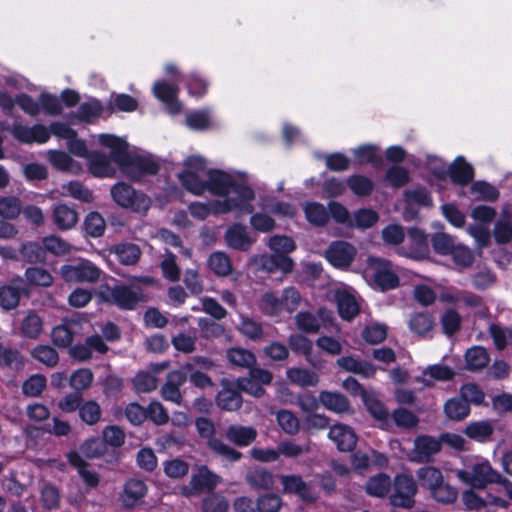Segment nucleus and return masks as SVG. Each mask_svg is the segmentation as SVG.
I'll list each match as a JSON object with an SVG mask.
<instances>
[{
    "label": "nucleus",
    "instance_id": "f257e3e1",
    "mask_svg": "<svg viewBox=\"0 0 512 512\" xmlns=\"http://www.w3.org/2000/svg\"><path fill=\"white\" fill-rule=\"evenodd\" d=\"M98 140L100 144L111 149L114 162L129 178L138 180L144 175H153L158 172V164L151 158L130 156L127 152V143L121 138L110 134H101Z\"/></svg>",
    "mask_w": 512,
    "mask_h": 512
},
{
    "label": "nucleus",
    "instance_id": "f03ea898",
    "mask_svg": "<svg viewBox=\"0 0 512 512\" xmlns=\"http://www.w3.org/2000/svg\"><path fill=\"white\" fill-rule=\"evenodd\" d=\"M207 191L218 196H224L225 199L232 198L236 202L251 204L254 199V191L243 184L236 183L231 174L220 170L208 171Z\"/></svg>",
    "mask_w": 512,
    "mask_h": 512
},
{
    "label": "nucleus",
    "instance_id": "7ed1b4c3",
    "mask_svg": "<svg viewBox=\"0 0 512 512\" xmlns=\"http://www.w3.org/2000/svg\"><path fill=\"white\" fill-rule=\"evenodd\" d=\"M365 273L381 291L392 290L399 286L397 268L387 259L368 257Z\"/></svg>",
    "mask_w": 512,
    "mask_h": 512
},
{
    "label": "nucleus",
    "instance_id": "20e7f679",
    "mask_svg": "<svg viewBox=\"0 0 512 512\" xmlns=\"http://www.w3.org/2000/svg\"><path fill=\"white\" fill-rule=\"evenodd\" d=\"M207 177L208 170L205 160L198 156L187 158L185 169L178 174L181 184L195 195H202L207 191Z\"/></svg>",
    "mask_w": 512,
    "mask_h": 512
},
{
    "label": "nucleus",
    "instance_id": "39448f33",
    "mask_svg": "<svg viewBox=\"0 0 512 512\" xmlns=\"http://www.w3.org/2000/svg\"><path fill=\"white\" fill-rule=\"evenodd\" d=\"M456 476L461 482L479 489L502 482L501 474L487 460L477 462L467 469L456 470Z\"/></svg>",
    "mask_w": 512,
    "mask_h": 512
},
{
    "label": "nucleus",
    "instance_id": "423d86ee",
    "mask_svg": "<svg viewBox=\"0 0 512 512\" xmlns=\"http://www.w3.org/2000/svg\"><path fill=\"white\" fill-rule=\"evenodd\" d=\"M111 195L119 206L136 213L145 214L151 206L149 197L125 183L115 184L111 188Z\"/></svg>",
    "mask_w": 512,
    "mask_h": 512
},
{
    "label": "nucleus",
    "instance_id": "0eeeda50",
    "mask_svg": "<svg viewBox=\"0 0 512 512\" xmlns=\"http://www.w3.org/2000/svg\"><path fill=\"white\" fill-rule=\"evenodd\" d=\"M234 210L241 213H252L253 206L244 202H236L232 198L216 200L207 204L195 202L189 206L191 215L199 220L206 219L210 214H224Z\"/></svg>",
    "mask_w": 512,
    "mask_h": 512
},
{
    "label": "nucleus",
    "instance_id": "6e6552de",
    "mask_svg": "<svg viewBox=\"0 0 512 512\" xmlns=\"http://www.w3.org/2000/svg\"><path fill=\"white\" fill-rule=\"evenodd\" d=\"M195 424L199 435L207 439V445L214 453L229 461H238L241 458L242 454L239 451L213 437L215 426L211 420L201 417L196 420Z\"/></svg>",
    "mask_w": 512,
    "mask_h": 512
},
{
    "label": "nucleus",
    "instance_id": "1a4fd4ad",
    "mask_svg": "<svg viewBox=\"0 0 512 512\" xmlns=\"http://www.w3.org/2000/svg\"><path fill=\"white\" fill-rule=\"evenodd\" d=\"M392 491L389 496L390 503L395 507L411 508L417 492L414 478L408 474H400L394 478Z\"/></svg>",
    "mask_w": 512,
    "mask_h": 512
},
{
    "label": "nucleus",
    "instance_id": "9d476101",
    "mask_svg": "<svg viewBox=\"0 0 512 512\" xmlns=\"http://www.w3.org/2000/svg\"><path fill=\"white\" fill-rule=\"evenodd\" d=\"M221 481V478L210 471L207 466H200L192 473L189 485L181 488L182 494L190 497L200 492L211 491Z\"/></svg>",
    "mask_w": 512,
    "mask_h": 512
},
{
    "label": "nucleus",
    "instance_id": "9b49d317",
    "mask_svg": "<svg viewBox=\"0 0 512 512\" xmlns=\"http://www.w3.org/2000/svg\"><path fill=\"white\" fill-rule=\"evenodd\" d=\"M60 274L67 282H96L100 277V270L89 261H80L63 265Z\"/></svg>",
    "mask_w": 512,
    "mask_h": 512
},
{
    "label": "nucleus",
    "instance_id": "f8f14e48",
    "mask_svg": "<svg viewBox=\"0 0 512 512\" xmlns=\"http://www.w3.org/2000/svg\"><path fill=\"white\" fill-rule=\"evenodd\" d=\"M144 300L142 290L136 286L116 285L109 291L108 301L121 309L132 310Z\"/></svg>",
    "mask_w": 512,
    "mask_h": 512
},
{
    "label": "nucleus",
    "instance_id": "ddd939ff",
    "mask_svg": "<svg viewBox=\"0 0 512 512\" xmlns=\"http://www.w3.org/2000/svg\"><path fill=\"white\" fill-rule=\"evenodd\" d=\"M249 263L257 270L265 271L268 273L280 270L281 272L287 274L292 272L294 268L293 260L290 257L279 254L254 255L251 257Z\"/></svg>",
    "mask_w": 512,
    "mask_h": 512
},
{
    "label": "nucleus",
    "instance_id": "4468645a",
    "mask_svg": "<svg viewBox=\"0 0 512 512\" xmlns=\"http://www.w3.org/2000/svg\"><path fill=\"white\" fill-rule=\"evenodd\" d=\"M441 447V440L436 437L429 435L417 436L410 452V459L417 463L429 462L435 454L440 452Z\"/></svg>",
    "mask_w": 512,
    "mask_h": 512
},
{
    "label": "nucleus",
    "instance_id": "2eb2a0df",
    "mask_svg": "<svg viewBox=\"0 0 512 512\" xmlns=\"http://www.w3.org/2000/svg\"><path fill=\"white\" fill-rule=\"evenodd\" d=\"M187 381V375L184 371L173 370L167 374L166 381L160 389L162 398L165 401L172 402L176 405L182 403V393L180 387Z\"/></svg>",
    "mask_w": 512,
    "mask_h": 512
},
{
    "label": "nucleus",
    "instance_id": "dca6fc26",
    "mask_svg": "<svg viewBox=\"0 0 512 512\" xmlns=\"http://www.w3.org/2000/svg\"><path fill=\"white\" fill-rule=\"evenodd\" d=\"M29 289L23 278L15 277L10 284L0 287V306L3 309H15L22 294H28Z\"/></svg>",
    "mask_w": 512,
    "mask_h": 512
},
{
    "label": "nucleus",
    "instance_id": "f3484780",
    "mask_svg": "<svg viewBox=\"0 0 512 512\" xmlns=\"http://www.w3.org/2000/svg\"><path fill=\"white\" fill-rule=\"evenodd\" d=\"M356 255L353 245L345 241L331 243L325 252L327 260L335 267L344 268L349 266Z\"/></svg>",
    "mask_w": 512,
    "mask_h": 512
},
{
    "label": "nucleus",
    "instance_id": "a211bd4d",
    "mask_svg": "<svg viewBox=\"0 0 512 512\" xmlns=\"http://www.w3.org/2000/svg\"><path fill=\"white\" fill-rule=\"evenodd\" d=\"M9 131L15 139L25 144H43L50 138L49 130L43 125L28 127L21 124H15L9 129Z\"/></svg>",
    "mask_w": 512,
    "mask_h": 512
},
{
    "label": "nucleus",
    "instance_id": "6ab92c4d",
    "mask_svg": "<svg viewBox=\"0 0 512 512\" xmlns=\"http://www.w3.org/2000/svg\"><path fill=\"white\" fill-rule=\"evenodd\" d=\"M408 243H410V247H402L400 254L413 259H423L427 255L428 239L423 231L417 228L410 229L408 231Z\"/></svg>",
    "mask_w": 512,
    "mask_h": 512
},
{
    "label": "nucleus",
    "instance_id": "aec40b11",
    "mask_svg": "<svg viewBox=\"0 0 512 512\" xmlns=\"http://www.w3.org/2000/svg\"><path fill=\"white\" fill-rule=\"evenodd\" d=\"M225 241L230 248L240 251L249 250L255 242L246 227L240 224H234L226 230Z\"/></svg>",
    "mask_w": 512,
    "mask_h": 512
},
{
    "label": "nucleus",
    "instance_id": "412c9836",
    "mask_svg": "<svg viewBox=\"0 0 512 512\" xmlns=\"http://www.w3.org/2000/svg\"><path fill=\"white\" fill-rule=\"evenodd\" d=\"M283 490L286 493H295L302 500L313 502L316 499L315 493L307 485L299 475H282L280 476Z\"/></svg>",
    "mask_w": 512,
    "mask_h": 512
},
{
    "label": "nucleus",
    "instance_id": "4be33fe9",
    "mask_svg": "<svg viewBox=\"0 0 512 512\" xmlns=\"http://www.w3.org/2000/svg\"><path fill=\"white\" fill-rule=\"evenodd\" d=\"M154 95L167 105L171 114L179 113L181 103L176 100L178 87L165 81H158L153 86Z\"/></svg>",
    "mask_w": 512,
    "mask_h": 512
},
{
    "label": "nucleus",
    "instance_id": "5701e85b",
    "mask_svg": "<svg viewBox=\"0 0 512 512\" xmlns=\"http://www.w3.org/2000/svg\"><path fill=\"white\" fill-rule=\"evenodd\" d=\"M328 436L341 451H351L357 442V436L354 431L344 424L331 426Z\"/></svg>",
    "mask_w": 512,
    "mask_h": 512
},
{
    "label": "nucleus",
    "instance_id": "b1692460",
    "mask_svg": "<svg viewBox=\"0 0 512 512\" xmlns=\"http://www.w3.org/2000/svg\"><path fill=\"white\" fill-rule=\"evenodd\" d=\"M455 376L454 370L444 364L430 365L425 368L421 376H417L415 381L424 384L425 386H433V380L449 381Z\"/></svg>",
    "mask_w": 512,
    "mask_h": 512
},
{
    "label": "nucleus",
    "instance_id": "393cba45",
    "mask_svg": "<svg viewBox=\"0 0 512 512\" xmlns=\"http://www.w3.org/2000/svg\"><path fill=\"white\" fill-rule=\"evenodd\" d=\"M330 318V312L326 309H319L318 315L310 312H299L295 316V323L299 330L306 333H317L321 327V320Z\"/></svg>",
    "mask_w": 512,
    "mask_h": 512
},
{
    "label": "nucleus",
    "instance_id": "a878e982",
    "mask_svg": "<svg viewBox=\"0 0 512 512\" xmlns=\"http://www.w3.org/2000/svg\"><path fill=\"white\" fill-rule=\"evenodd\" d=\"M88 159L89 170L96 177H111L115 173L112 156L108 157L99 152H91Z\"/></svg>",
    "mask_w": 512,
    "mask_h": 512
},
{
    "label": "nucleus",
    "instance_id": "bb28decb",
    "mask_svg": "<svg viewBox=\"0 0 512 512\" xmlns=\"http://www.w3.org/2000/svg\"><path fill=\"white\" fill-rule=\"evenodd\" d=\"M225 436L235 445L245 447L255 441L257 430L252 426L234 424L227 428Z\"/></svg>",
    "mask_w": 512,
    "mask_h": 512
},
{
    "label": "nucleus",
    "instance_id": "cd10ccee",
    "mask_svg": "<svg viewBox=\"0 0 512 512\" xmlns=\"http://www.w3.org/2000/svg\"><path fill=\"white\" fill-rule=\"evenodd\" d=\"M146 493L147 486L142 480L130 479L124 485L121 495L122 503L125 507H133L142 500Z\"/></svg>",
    "mask_w": 512,
    "mask_h": 512
},
{
    "label": "nucleus",
    "instance_id": "c85d7f7f",
    "mask_svg": "<svg viewBox=\"0 0 512 512\" xmlns=\"http://www.w3.org/2000/svg\"><path fill=\"white\" fill-rule=\"evenodd\" d=\"M67 459L69 463L77 469L79 476L82 478L86 486L90 488L98 486L99 475L88 468V464L79 453L75 451L69 452L67 454Z\"/></svg>",
    "mask_w": 512,
    "mask_h": 512
},
{
    "label": "nucleus",
    "instance_id": "c756f323",
    "mask_svg": "<svg viewBox=\"0 0 512 512\" xmlns=\"http://www.w3.org/2000/svg\"><path fill=\"white\" fill-rule=\"evenodd\" d=\"M336 363L341 369L364 377H371L376 372V368L373 364L358 360L353 356L340 357L337 359Z\"/></svg>",
    "mask_w": 512,
    "mask_h": 512
},
{
    "label": "nucleus",
    "instance_id": "7c9ffc66",
    "mask_svg": "<svg viewBox=\"0 0 512 512\" xmlns=\"http://www.w3.org/2000/svg\"><path fill=\"white\" fill-rule=\"evenodd\" d=\"M52 217L57 228L62 231L72 229L78 222V213L66 204L55 206Z\"/></svg>",
    "mask_w": 512,
    "mask_h": 512
},
{
    "label": "nucleus",
    "instance_id": "2f4dec72",
    "mask_svg": "<svg viewBox=\"0 0 512 512\" xmlns=\"http://www.w3.org/2000/svg\"><path fill=\"white\" fill-rule=\"evenodd\" d=\"M79 324L75 321H66L53 328L51 338L58 347H67L73 341L74 335L78 332Z\"/></svg>",
    "mask_w": 512,
    "mask_h": 512
},
{
    "label": "nucleus",
    "instance_id": "473e14b6",
    "mask_svg": "<svg viewBox=\"0 0 512 512\" xmlns=\"http://www.w3.org/2000/svg\"><path fill=\"white\" fill-rule=\"evenodd\" d=\"M494 432V424L492 421L482 420L469 423L464 433L470 438L478 442H487L490 440Z\"/></svg>",
    "mask_w": 512,
    "mask_h": 512
},
{
    "label": "nucleus",
    "instance_id": "72a5a7b5",
    "mask_svg": "<svg viewBox=\"0 0 512 512\" xmlns=\"http://www.w3.org/2000/svg\"><path fill=\"white\" fill-rule=\"evenodd\" d=\"M303 211L307 221L313 226H324L329 221V212L327 208L318 202L304 203Z\"/></svg>",
    "mask_w": 512,
    "mask_h": 512
},
{
    "label": "nucleus",
    "instance_id": "f704fd0d",
    "mask_svg": "<svg viewBox=\"0 0 512 512\" xmlns=\"http://www.w3.org/2000/svg\"><path fill=\"white\" fill-rule=\"evenodd\" d=\"M489 361V354L482 346H473L465 353L466 369L470 371H478L485 368Z\"/></svg>",
    "mask_w": 512,
    "mask_h": 512
},
{
    "label": "nucleus",
    "instance_id": "c9c22d12",
    "mask_svg": "<svg viewBox=\"0 0 512 512\" xmlns=\"http://www.w3.org/2000/svg\"><path fill=\"white\" fill-rule=\"evenodd\" d=\"M336 301L340 316L345 320H351L359 312V305L355 297L347 291H338Z\"/></svg>",
    "mask_w": 512,
    "mask_h": 512
},
{
    "label": "nucleus",
    "instance_id": "e433bc0d",
    "mask_svg": "<svg viewBox=\"0 0 512 512\" xmlns=\"http://www.w3.org/2000/svg\"><path fill=\"white\" fill-rule=\"evenodd\" d=\"M223 389L219 391L216 397L217 405L226 411H236L242 406L241 395L230 388L226 387V381L222 382Z\"/></svg>",
    "mask_w": 512,
    "mask_h": 512
},
{
    "label": "nucleus",
    "instance_id": "4c0bfd02",
    "mask_svg": "<svg viewBox=\"0 0 512 512\" xmlns=\"http://www.w3.org/2000/svg\"><path fill=\"white\" fill-rule=\"evenodd\" d=\"M416 475L420 485L428 489L429 492H432L444 481L442 472L438 468L432 466L419 468Z\"/></svg>",
    "mask_w": 512,
    "mask_h": 512
},
{
    "label": "nucleus",
    "instance_id": "58836bf2",
    "mask_svg": "<svg viewBox=\"0 0 512 512\" xmlns=\"http://www.w3.org/2000/svg\"><path fill=\"white\" fill-rule=\"evenodd\" d=\"M246 481L253 489H270L273 486L274 477L263 468H253L247 472Z\"/></svg>",
    "mask_w": 512,
    "mask_h": 512
},
{
    "label": "nucleus",
    "instance_id": "ea45409f",
    "mask_svg": "<svg viewBox=\"0 0 512 512\" xmlns=\"http://www.w3.org/2000/svg\"><path fill=\"white\" fill-rule=\"evenodd\" d=\"M445 415L453 421H461L470 413V406L461 397L447 400L444 404Z\"/></svg>",
    "mask_w": 512,
    "mask_h": 512
},
{
    "label": "nucleus",
    "instance_id": "a19ab883",
    "mask_svg": "<svg viewBox=\"0 0 512 512\" xmlns=\"http://www.w3.org/2000/svg\"><path fill=\"white\" fill-rule=\"evenodd\" d=\"M286 375L293 384L301 387L316 386L319 382V377L315 372L304 368H289Z\"/></svg>",
    "mask_w": 512,
    "mask_h": 512
},
{
    "label": "nucleus",
    "instance_id": "79ce46f5",
    "mask_svg": "<svg viewBox=\"0 0 512 512\" xmlns=\"http://www.w3.org/2000/svg\"><path fill=\"white\" fill-rule=\"evenodd\" d=\"M450 177L453 182L465 185L473 179V168L465 162L462 157H458L450 167Z\"/></svg>",
    "mask_w": 512,
    "mask_h": 512
},
{
    "label": "nucleus",
    "instance_id": "37998d69",
    "mask_svg": "<svg viewBox=\"0 0 512 512\" xmlns=\"http://www.w3.org/2000/svg\"><path fill=\"white\" fill-rule=\"evenodd\" d=\"M24 281L27 287L29 285L49 287L53 283V276L42 267H29L25 271Z\"/></svg>",
    "mask_w": 512,
    "mask_h": 512
},
{
    "label": "nucleus",
    "instance_id": "c03bdc74",
    "mask_svg": "<svg viewBox=\"0 0 512 512\" xmlns=\"http://www.w3.org/2000/svg\"><path fill=\"white\" fill-rule=\"evenodd\" d=\"M117 259L124 265H134L141 256V250L138 245L133 243H122L116 245L113 249Z\"/></svg>",
    "mask_w": 512,
    "mask_h": 512
},
{
    "label": "nucleus",
    "instance_id": "a18cd8bd",
    "mask_svg": "<svg viewBox=\"0 0 512 512\" xmlns=\"http://www.w3.org/2000/svg\"><path fill=\"white\" fill-rule=\"evenodd\" d=\"M319 401L324 407L336 413H343L349 408L346 397L338 393L322 391L319 395Z\"/></svg>",
    "mask_w": 512,
    "mask_h": 512
},
{
    "label": "nucleus",
    "instance_id": "49530a36",
    "mask_svg": "<svg viewBox=\"0 0 512 512\" xmlns=\"http://www.w3.org/2000/svg\"><path fill=\"white\" fill-rule=\"evenodd\" d=\"M276 420L279 427L287 435L294 436L300 430V421L298 417L290 410H279L276 413Z\"/></svg>",
    "mask_w": 512,
    "mask_h": 512
},
{
    "label": "nucleus",
    "instance_id": "de8ad7c7",
    "mask_svg": "<svg viewBox=\"0 0 512 512\" xmlns=\"http://www.w3.org/2000/svg\"><path fill=\"white\" fill-rule=\"evenodd\" d=\"M390 477L386 474H378L371 477L366 483V492L373 497H383L391 489Z\"/></svg>",
    "mask_w": 512,
    "mask_h": 512
},
{
    "label": "nucleus",
    "instance_id": "09e8293b",
    "mask_svg": "<svg viewBox=\"0 0 512 512\" xmlns=\"http://www.w3.org/2000/svg\"><path fill=\"white\" fill-rule=\"evenodd\" d=\"M260 310L271 317H278L284 312L282 298L273 292H266L261 296L259 303Z\"/></svg>",
    "mask_w": 512,
    "mask_h": 512
},
{
    "label": "nucleus",
    "instance_id": "8fccbe9b",
    "mask_svg": "<svg viewBox=\"0 0 512 512\" xmlns=\"http://www.w3.org/2000/svg\"><path fill=\"white\" fill-rule=\"evenodd\" d=\"M260 207L264 211H268L282 217H293L296 214V209L291 204L278 201L275 198L262 199Z\"/></svg>",
    "mask_w": 512,
    "mask_h": 512
},
{
    "label": "nucleus",
    "instance_id": "3c124183",
    "mask_svg": "<svg viewBox=\"0 0 512 512\" xmlns=\"http://www.w3.org/2000/svg\"><path fill=\"white\" fill-rule=\"evenodd\" d=\"M227 358L232 365L242 368L250 369L256 363L255 355L244 348H230L227 351Z\"/></svg>",
    "mask_w": 512,
    "mask_h": 512
},
{
    "label": "nucleus",
    "instance_id": "603ef678",
    "mask_svg": "<svg viewBox=\"0 0 512 512\" xmlns=\"http://www.w3.org/2000/svg\"><path fill=\"white\" fill-rule=\"evenodd\" d=\"M489 333L498 350H503L507 346H512V327H505L500 324H491L489 326Z\"/></svg>",
    "mask_w": 512,
    "mask_h": 512
},
{
    "label": "nucleus",
    "instance_id": "864d4df0",
    "mask_svg": "<svg viewBox=\"0 0 512 512\" xmlns=\"http://www.w3.org/2000/svg\"><path fill=\"white\" fill-rule=\"evenodd\" d=\"M209 268L218 276H227L232 272V263L224 252H214L208 259Z\"/></svg>",
    "mask_w": 512,
    "mask_h": 512
},
{
    "label": "nucleus",
    "instance_id": "5fc2aeb1",
    "mask_svg": "<svg viewBox=\"0 0 512 512\" xmlns=\"http://www.w3.org/2000/svg\"><path fill=\"white\" fill-rule=\"evenodd\" d=\"M21 200L16 196L0 197V216L3 219L14 220L22 212Z\"/></svg>",
    "mask_w": 512,
    "mask_h": 512
},
{
    "label": "nucleus",
    "instance_id": "6e6d98bb",
    "mask_svg": "<svg viewBox=\"0 0 512 512\" xmlns=\"http://www.w3.org/2000/svg\"><path fill=\"white\" fill-rule=\"evenodd\" d=\"M433 327L434 320L428 313H415L409 320L410 330L419 336H425Z\"/></svg>",
    "mask_w": 512,
    "mask_h": 512
},
{
    "label": "nucleus",
    "instance_id": "4d7b16f0",
    "mask_svg": "<svg viewBox=\"0 0 512 512\" xmlns=\"http://www.w3.org/2000/svg\"><path fill=\"white\" fill-rule=\"evenodd\" d=\"M42 319L33 311H29L21 323V332L24 336L36 339L42 332Z\"/></svg>",
    "mask_w": 512,
    "mask_h": 512
},
{
    "label": "nucleus",
    "instance_id": "13d9d810",
    "mask_svg": "<svg viewBox=\"0 0 512 512\" xmlns=\"http://www.w3.org/2000/svg\"><path fill=\"white\" fill-rule=\"evenodd\" d=\"M493 234L497 243H509L512 240V217L503 214L496 222Z\"/></svg>",
    "mask_w": 512,
    "mask_h": 512
},
{
    "label": "nucleus",
    "instance_id": "bf43d9fd",
    "mask_svg": "<svg viewBox=\"0 0 512 512\" xmlns=\"http://www.w3.org/2000/svg\"><path fill=\"white\" fill-rule=\"evenodd\" d=\"M63 195L71 196L74 199L91 202L93 200L92 192L78 181H70L62 186Z\"/></svg>",
    "mask_w": 512,
    "mask_h": 512
},
{
    "label": "nucleus",
    "instance_id": "052dcab7",
    "mask_svg": "<svg viewBox=\"0 0 512 512\" xmlns=\"http://www.w3.org/2000/svg\"><path fill=\"white\" fill-rule=\"evenodd\" d=\"M310 442L300 445L293 440H284L278 444L279 456L283 455L287 458H298L303 454L310 452Z\"/></svg>",
    "mask_w": 512,
    "mask_h": 512
},
{
    "label": "nucleus",
    "instance_id": "680f3d73",
    "mask_svg": "<svg viewBox=\"0 0 512 512\" xmlns=\"http://www.w3.org/2000/svg\"><path fill=\"white\" fill-rule=\"evenodd\" d=\"M288 344L292 351L305 355L306 359L315 365L310 359L313 343L306 336L302 334H292L288 338Z\"/></svg>",
    "mask_w": 512,
    "mask_h": 512
},
{
    "label": "nucleus",
    "instance_id": "e2e57ef3",
    "mask_svg": "<svg viewBox=\"0 0 512 512\" xmlns=\"http://www.w3.org/2000/svg\"><path fill=\"white\" fill-rule=\"evenodd\" d=\"M268 247L275 252V254L285 255L296 248L295 242L292 238L285 235H274L267 241Z\"/></svg>",
    "mask_w": 512,
    "mask_h": 512
},
{
    "label": "nucleus",
    "instance_id": "0e129e2a",
    "mask_svg": "<svg viewBox=\"0 0 512 512\" xmlns=\"http://www.w3.org/2000/svg\"><path fill=\"white\" fill-rule=\"evenodd\" d=\"M42 244L45 252H49L56 256L65 255L71 250V245L69 243L54 235L44 237Z\"/></svg>",
    "mask_w": 512,
    "mask_h": 512
},
{
    "label": "nucleus",
    "instance_id": "69168bd1",
    "mask_svg": "<svg viewBox=\"0 0 512 512\" xmlns=\"http://www.w3.org/2000/svg\"><path fill=\"white\" fill-rule=\"evenodd\" d=\"M84 226L87 234L100 237L105 232L106 222L98 212H91L85 217Z\"/></svg>",
    "mask_w": 512,
    "mask_h": 512
},
{
    "label": "nucleus",
    "instance_id": "338daca9",
    "mask_svg": "<svg viewBox=\"0 0 512 512\" xmlns=\"http://www.w3.org/2000/svg\"><path fill=\"white\" fill-rule=\"evenodd\" d=\"M32 357L49 366L53 367L58 363L59 357L55 349L48 345H39L31 351Z\"/></svg>",
    "mask_w": 512,
    "mask_h": 512
},
{
    "label": "nucleus",
    "instance_id": "774afa93",
    "mask_svg": "<svg viewBox=\"0 0 512 512\" xmlns=\"http://www.w3.org/2000/svg\"><path fill=\"white\" fill-rule=\"evenodd\" d=\"M229 503L227 499L218 493H213L205 497L202 501L203 512H227Z\"/></svg>",
    "mask_w": 512,
    "mask_h": 512
}]
</instances>
